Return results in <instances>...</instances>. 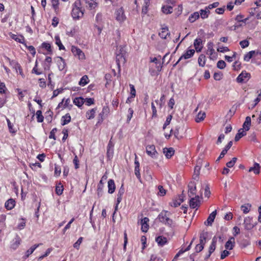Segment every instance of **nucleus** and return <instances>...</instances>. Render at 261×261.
Listing matches in <instances>:
<instances>
[{
  "label": "nucleus",
  "instance_id": "nucleus-64",
  "mask_svg": "<svg viewBox=\"0 0 261 261\" xmlns=\"http://www.w3.org/2000/svg\"><path fill=\"white\" fill-rule=\"evenodd\" d=\"M83 240V238L80 237L77 241L74 244L73 247L75 248L79 249L80 244H81Z\"/></svg>",
  "mask_w": 261,
  "mask_h": 261
},
{
  "label": "nucleus",
  "instance_id": "nucleus-22",
  "mask_svg": "<svg viewBox=\"0 0 261 261\" xmlns=\"http://www.w3.org/2000/svg\"><path fill=\"white\" fill-rule=\"evenodd\" d=\"M85 3L87 4L86 7L90 9H93L96 8L97 6V3L95 0H84Z\"/></svg>",
  "mask_w": 261,
  "mask_h": 261
},
{
  "label": "nucleus",
  "instance_id": "nucleus-32",
  "mask_svg": "<svg viewBox=\"0 0 261 261\" xmlns=\"http://www.w3.org/2000/svg\"><path fill=\"white\" fill-rule=\"evenodd\" d=\"M251 204L250 203H246L241 206V210L244 214H247L249 212L251 208Z\"/></svg>",
  "mask_w": 261,
  "mask_h": 261
},
{
  "label": "nucleus",
  "instance_id": "nucleus-52",
  "mask_svg": "<svg viewBox=\"0 0 261 261\" xmlns=\"http://www.w3.org/2000/svg\"><path fill=\"white\" fill-rule=\"evenodd\" d=\"M217 66L218 68L222 69L226 67V63L223 60H220L217 62Z\"/></svg>",
  "mask_w": 261,
  "mask_h": 261
},
{
  "label": "nucleus",
  "instance_id": "nucleus-59",
  "mask_svg": "<svg viewBox=\"0 0 261 261\" xmlns=\"http://www.w3.org/2000/svg\"><path fill=\"white\" fill-rule=\"evenodd\" d=\"M85 102L87 106H90L94 103V99L92 98H87L84 99Z\"/></svg>",
  "mask_w": 261,
  "mask_h": 261
},
{
  "label": "nucleus",
  "instance_id": "nucleus-47",
  "mask_svg": "<svg viewBox=\"0 0 261 261\" xmlns=\"http://www.w3.org/2000/svg\"><path fill=\"white\" fill-rule=\"evenodd\" d=\"M65 98H63L61 102H60L58 107L56 108V110L58 111V112L59 113L60 110H63L64 109H65V103H64V100Z\"/></svg>",
  "mask_w": 261,
  "mask_h": 261
},
{
  "label": "nucleus",
  "instance_id": "nucleus-55",
  "mask_svg": "<svg viewBox=\"0 0 261 261\" xmlns=\"http://www.w3.org/2000/svg\"><path fill=\"white\" fill-rule=\"evenodd\" d=\"M11 37L12 39L19 43H22V41L24 40V38L22 36H21L20 38H18L16 35L14 34H12L11 35Z\"/></svg>",
  "mask_w": 261,
  "mask_h": 261
},
{
  "label": "nucleus",
  "instance_id": "nucleus-36",
  "mask_svg": "<svg viewBox=\"0 0 261 261\" xmlns=\"http://www.w3.org/2000/svg\"><path fill=\"white\" fill-rule=\"evenodd\" d=\"M249 17L246 18H244V16L243 15L239 14L236 17L235 20L237 21L238 22H243L245 24L246 23V21L249 19Z\"/></svg>",
  "mask_w": 261,
  "mask_h": 261
},
{
  "label": "nucleus",
  "instance_id": "nucleus-4",
  "mask_svg": "<svg viewBox=\"0 0 261 261\" xmlns=\"http://www.w3.org/2000/svg\"><path fill=\"white\" fill-rule=\"evenodd\" d=\"M257 224L256 222H253L252 217H247L244 219V225L247 230H251Z\"/></svg>",
  "mask_w": 261,
  "mask_h": 261
},
{
  "label": "nucleus",
  "instance_id": "nucleus-37",
  "mask_svg": "<svg viewBox=\"0 0 261 261\" xmlns=\"http://www.w3.org/2000/svg\"><path fill=\"white\" fill-rule=\"evenodd\" d=\"M162 10L165 14H170L172 12L173 8L170 6H164L162 8Z\"/></svg>",
  "mask_w": 261,
  "mask_h": 261
},
{
  "label": "nucleus",
  "instance_id": "nucleus-24",
  "mask_svg": "<svg viewBox=\"0 0 261 261\" xmlns=\"http://www.w3.org/2000/svg\"><path fill=\"white\" fill-rule=\"evenodd\" d=\"M251 118L249 116H247L246 117L245 121L243 123V130L245 129V131H248L250 129V126L251 125Z\"/></svg>",
  "mask_w": 261,
  "mask_h": 261
},
{
  "label": "nucleus",
  "instance_id": "nucleus-8",
  "mask_svg": "<svg viewBox=\"0 0 261 261\" xmlns=\"http://www.w3.org/2000/svg\"><path fill=\"white\" fill-rule=\"evenodd\" d=\"M195 53V50L193 49L188 50L186 53L183 54L177 61V62L174 65V66H175L179 61L182 59H188L192 57Z\"/></svg>",
  "mask_w": 261,
  "mask_h": 261
},
{
  "label": "nucleus",
  "instance_id": "nucleus-45",
  "mask_svg": "<svg viewBox=\"0 0 261 261\" xmlns=\"http://www.w3.org/2000/svg\"><path fill=\"white\" fill-rule=\"evenodd\" d=\"M36 115L37 116V120L38 122H42L44 120V117L42 115V112L41 110L37 111L36 113Z\"/></svg>",
  "mask_w": 261,
  "mask_h": 261
},
{
  "label": "nucleus",
  "instance_id": "nucleus-57",
  "mask_svg": "<svg viewBox=\"0 0 261 261\" xmlns=\"http://www.w3.org/2000/svg\"><path fill=\"white\" fill-rule=\"evenodd\" d=\"M240 44L243 48H244L249 46V41L247 40H243L240 42Z\"/></svg>",
  "mask_w": 261,
  "mask_h": 261
},
{
  "label": "nucleus",
  "instance_id": "nucleus-40",
  "mask_svg": "<svg viewBox=\"0 0 261 261\" xmlns=\"http://www.w3.org/2000/svg\"><path fill=\"white\" fill-rule=\"evenodd\" d=\"M199 17V14L197 12H195L192 14L189 17V20L191 22H194Z\"/></svg>",
  "mask_w": 261,
  "mask_h": 261
},
{
  "label": "nucleus",
  "instance_id": "nucleus-27",
  "mask_svg": "<svg viewBox=\"0 0 261 261\" xmlns=\"http://www.w3.org/2000/svg\"><path fill=\"white\" fill-rule=\"evenodd\" d=\"M260 166L258 163H255L254 164L253 167H250L249 169V172H253L255 174L259 173Z\"/></svg>",
  "mask_w": 261,
  "mask_h": 261
},
{
  "label": "nucleus",
  "instance_id": "nucleus-7",
  "mask_svg": "<svg viewBox=\"0 0 261 261\" xmlns=\"http://www.w3.org/2000/svg\"><path fill=\"white\" fill-rule=\"evenodd\" d=\"M188 196L189 197H192L196 194V183L193 181H190L188 184Z\"/></svg>",
  "mask_w": 261,
  "mask_h": 261
},
{
  "label": "nucleus",
  "instance_id": "nucleus-15",
  "mask_svg": "<svg viewBox=\"0 0 261 261\" xmlns=\"http://www.w3.org/2000/svg\"><path fill=\"white\" fill-rule=\"evenodd\" d=\"M174 149L172 148H165L163 149V153L167 159H170L174 154Z\"/></svg>",
  "mask_w": 261,
  "mask_h": 261
},
{
  "label": "nucleus",
  "instance_id": "nucleus-38",
  "mask_svg": "<svg viewBox=\"0 0 261 261\" xmlns=\"http://www.w3.org/2000/svg\"><path fill=\"white\" fill-rule=\"evenodd\" d=\"M205 116L206 114L205 112L201 113V112H199L195 118V121L197 122L203 121L204 119Z\"/></svg>",
  "mask_w": 261,
  "mask_h": 261
},
{
  "label": "nucleus",
  "instance_id": "nucleus-48",
  "mask_svg": "<svg viewBox=\"0 0 261 261\" xmlns=\"http://www.w3.org/2000/svg\"><path fill=\"white\" fill-rule=\"evenodd\" d=\"M102 188H103V182H102V180H100L97 188V194L98 196L102 195Z\"/></svg>",
  "mask_w": 261,
  "mask_h": 261
},
{
  "label": "nucleus",
  "instance_id": "nucleus-5",
  "mask_svg": "<svg viewBox=\"0 0 261 261\" xmlns=\"http://www.w3.org/2000/svg\"><path fill=\"white\" fill-rule=\"evenodd\" d=\"M250 76V73L243 71L237 78V81L239 83H246L249 80Z\"/></svg>",
  "mask_w": 261,
  "mask_h": 261
},
{
  "label": "nucleus",
  "instance_id": "nucleus-50",
  "mask_svg": "<svg viewBox=\"0 0 261 261\" xmlns=\"http://www.w3.org/2000/svg\"><path fill=\"white\" fill-rule=\"evenodd\" d=\"M52 250L53 249L51 248H48L46 250L45 253L43 255L40 256L38 258V260L40 261V260H42L45 257L48 256L50 254V253L51 252Z\"/></svg>",
  "mask_w": 261,
  "mask_h": 261
},
{
  "label": "nucleus",
  "instance_id": "nucleus-44",
  "mask_svg": "<svg viewBox=\"0 0 261 261\" xmlns=\"http://www.w3.org/2000/svg\"><path fill=\"white\" fill-rule=\"evenodd\" d=\"M170 133L174 135L175 137L177 138L178 140H179L182 138V136L179 134V129L178 128H176L174 130L171 129L170 131Z\"/></svg>",
  "mask_w": 261,
  "mask_h": 261
},
{
  "label": "nucleus",
  "instance_id": "nucleus-53",
  "mask_svg": "<svg viewBox=\"0 0 261 261\" xmlns=\"http://www.w3.org/2000/svg\"><path fill=\"white\" fill-rule=\"evenodd\" d=\"M200 170V167L199 166H196L194 169V179H196L198 177L199 174V172Z\"/></svg>",
  "mask_w": 261,
  "mask_h": 261
},
{
  "label": "nucleus",
  "instance_id": "nucleus-30",
  "mask_svg": "<svg viewBox=\"0 0 261 261\" xmlns=\"http://www.w3.org/2000/svg\"><path fill=\"white\" fill-rule=\"evenodd\" d=\"M217 241V238L216 237H214L213 238L212 244L209 248V252H210V254H212L215 251L216 249Z\"/></svg>",
  "mask_w": 261,
  "mask_h": 261
},
{
  "label": "nucleus",
  "instance_id": "nucleus-29",
  "mask_svg": "<svg viewBox=\"0 0 261 261\" xmlns=\"http://www.w3.org/2000/svg\"><path fill=\"white\" fill-rule=\"evenodd\" d=\"M159 35L162 38L166 39L167 36L170 35L168 28L165 27L162 28V31L159 33Z\"/></svg>",
  "mask_w": 261,
  "mask_h": 261
},
{
  "label": "nucleus",
  "instance_id": "nucleus-31",
  "mask_svg": "<svg viewBox=\"0 0 261 261\" xmlns=\"http://www.w3.org/2000/svg\"><path fill=\"white\" fill-rule=\"evenodd\" d=\"M96 109L94 108L90 110H89L86 112V117L88 119H93L95 116V114L96 113Z\"/></svg>",
  "mask_w": 261,
  "mask_h": 261
},
{
  "label": "nucleus",
  "instance_id": "nucleus-42",
  "mask_svg": "<svg viewBox=\"0 0 261 261\" xmlns=\"http://www.w3.org/2000/svg\"><path fill=\"white\" fill-rule=\"evenodd\" d=\"M89 79L87 75H84L80 80L79 82V85L82 86H85L89 82Z\"/></svg>",
  "mask_w": 261,
  "mask_h": 261
},
{
  "label": "nucleus",
  "instance_id": "nucleus-39",
  "mask_svg": "<svg viewBox=\"0 0 261 261\" xmlns=\"http://www.w3.org/2000/svg\"><path fill=\"white\" fill-rule=\"evenodd\" d=\"M63 190L64 187L63 185L61 184V183L59 182L56 185V192L57 195H61L63 193Z\"/></svg>",
  "mask_w": 261,
  "mask_h": 261
},
{
  "label": "nucleus",
  "instance_id": "nucleus-26",
  "mask_svg": "<svg viewBox=\"0 0 261 261\" xmlns=\"http://www.w3.org/2000/svg\"><path fill=\"white\" fill-rule=\"evenodd\" d=\"M184 196L183 194L180 195L177 199L173 200L172 206L176 207L180 205V204L184 201Z\"/></svg>",
  "mask_w": 261,
  "mask_h": 261
},
{
  "label": "nucleus",
  "instance_id": "nucleus-10",
  "mask_svg": "<svg viewBox=\"0 0 261 261\" xmlns=\"http://www.w3.org/2000/svg\"><path fill=\"white\" fill-rule=\"evenodd\" d=\"M116 18L119 22H122L125 19L124 14V10L122 8H120L115 12Z\"/></svg>",
  "mask_w": 261,
  "mask_h": 261
},
{
  "label": "nucleus",
  "instance_id": "nucleus-25",
  "mask_svg": "<svg viewBox=\"0 0 261 261\" xmlns=\"http://www.w3.org/2000/svg\"><path fill=\"white\" fill-rule=\"evenodd\" d=\"M217 214L216 210L213 212L208 217L206 222L207 223V225H211L212 223L214 222V219L216 217Z\"/></svg>",
  "mask_w": 261,
  "mask_h": 261
},
{
  "label": "nucleus",
  "instance_id": "nucleus-14",
  "mask_svg": "<svg viewBox=\"0 0 261 261\" xmlns=\"http://www.w3.org/2000/svg\"><path fill=\"white\" fill-rule=\"evenodd\" d=\"M149 219L147 217H145L142 219L141 221V230L143 232H146L148 231L149 225L148 223L149 222Z\"/></svg>",
  "mask_w": 261,
  "mask_h": 261
},
{
  "label": "nucleus",
  "instance_id": "nucleus-49",
  "mask_svg": "<svg viewBox=\"0 0 261 261\" xmlns=\"http://www.w3.org/2000/svg\"><path fill=\"white\" fill-rule=\"evenodd\" d=\"M7 122L8 123L9 132L12 134H15L16 131L14 128H13V125L11 123L10 120L7 119Z\"/></svg>",
  "mask_w": 261,
  "mask_h": 261
},
{
  "label": "nucleus",
  "instance_id": "nucleus-2",
  "mask_svg": "<svg viewBox=\"0 0 261 261\" xmlns=\"http://www.w3.org/2000/svg\"><path fill=\"white\" fill-rule=\"evenodd\" d=\"M170 213L166 211H162L158 216L159 221L170 227L173 226V222L172 219L169 217Z\"/></svg>",
  "mask_w": 261,
  "mask_h": 261
},
{
  "label": "nucleus",
  "instance_id": "nucleus-21",
  "mask_svg": "<svg viewBox=\"0 0 261 261\" xmlns=\"http://www.w3.org/2000/svg\"><path fill=\"white\" fill-rule=\"evenodd\" d=\"M234 238L233 237H231L226 243L225 247L226 249L232 250L234 246Z\"/></svg>",
  "mask_w": 261,
  "mask_h": 261
},
{
  "label": "nucleus",
  "instance_id": "nucleus-41",
  "mask_svg": "<svg viewBox=\"0 0 261 261\" xmlns=\"http://www.w3.org/2000/svg\"><path fill=\"white\" fill-rule=\"evenodd\" d=\"M198 62L199 66L203 67L205 64V56L201 54L198 58Z\"/></svg>",
  "mask_w": 261,
  "mask_h": 261
},
{
  "label": "nucleus",
  "instance_id": "nucleus-33",
  "mask_svg": "<svg viewBox=\"0 0 261 261\" xmlns=\"http://www.w3.org/2000/svg\"><path fill=\"white\" fill-rule=\"evenodd\" d=\"M84 102V99L81 97H76L73 100V103L79 107H81Z\"/></svg>",
  "mask_w": 261,
  "mask_h": 261
},
{
  "label": "nucleus",
  "instance_id": "nucleus-3",
  "mask_svg": "<svg viewBox=\"0 0 261 261\" xmlns=\"http://www.w3.org/2000/svg\"><path fill=\"white\" fill-rule=\"evenodd\" d=\"M125 51L123 48L120 49L119 53H117L116 62L118 68L120 67V63H124L125 62Z\"/></svg>",
  "mask_w": 261,
  "mask_h": 261
},
{
  "label": "nucleus",
  "instance_id": "nucleus-17",
  "mask_svg": "<svg viewBox=\"0 0 261 261\" xmlns=\"http://www.w3.org/2000/svg\"><path fill=\"white\" fill-rule=\"evenodd\" d=\"M7 60L9 62L10 65L14 68H18L19 69V74L22 75V70L19 64L14 60H11L9 58H7Z\"/></svg>",
  "mask_w": 261,
  "mask_h": 261
},
{
  "label": "nucleus",
  "instance_id": "nucleus-62",
  "mask_svg": "<svg viewBox=\"0 0 261 261\" xmlns=\"http://www.w3.org/2000/svg\"><path fill=\"white\" fill-rule=\"evenodd\" d=\"M211 195V191L209 186L207 185L204 189V195L205 197L208 198Z\"/></svg>",
  "mask_w": 261,
  "mask_h": 261
},
{
  "label": "nucleus",
  "instance_id": "nucleus-11",
  "mask_svg": "<svg viewBox=\"0 0 261 261\" xmlns=\"http://www.w3.org/2000/svg\"><path fill=\"white\" fill-rule=\"evenodd\" d=\"M55 61L60 70H63L65 67V62L64 59L60 57H57L55 59Z\"/></svg>",
  "mask_w": 261,
  "mask_h": 261
},
{
  "label": "nucleus",
  "instance_id": "nucleus-61",
  "mask_svg": "<svg viewBox=\"0 0 261 261\" xmlns=\"http://www.w3.org/2000/svg\"><path fill=\"white\" fill-rule=\"evenodd\" d=\"M171 119H172V116L171 115H169L167 117V119H166V120L164 124V126H163V129H165V128L166 127V126L169 125L170 123V121L171 120Z\"/></svg>",
  "mask_w": 261,
  "mask_h": 261
},
{
  "label": "nucleus",
  "instance_id": "nucleus-34",
  "mask_svg": "<svg viewBox=\"0 0 261 261\" xmlns=\"http://www.w3.org/2000/svg\"><path fill=\"white\" fill-rule=\"evenodd\" d=\"M207 232H202L200 234L199 244L204 246L207 238Z\"/></svg>",
  "mask_w": 261,
  "mask_h": 261
},
{
  "label": "nucleus",
  "instance_id": "nucleus-28",
  "mask_svg": "<svg viewBox=\"0 0 261 261\" xmlns=\"http://www.w3.org/2000/svg\"><path fill=\"white\" fill-rule=\"evenodd\" d=\"M246 135V131L243 130V128H240L238 130V133L236 134L234 140L235 141H238L242 137Z\"/></svg>",
  "mask_w": 261,
  "mask_h": 261
},
{
  "label": "nucleus",
  "instance_id": "nucleus-20",
  "mask_svg": "<svg viewBox=\"0 0 261 261\" xmlns=\"http://www.w3.org/2000/svg\"><path fill=\"white\" fill-rule=\"evenodd\" d=\"M15 205V201L12 198L8 199L5 204V207L8 210H12Z\"/></svg>",
  "mask_w": 261,
  "mask_h": 261
},
{
  "label": "nucleus",
  "instance_id": "nucleus-6",
  "mask_svg": "<svg viewBox=\"0 0 261 261\" xmlns=\"http://www.w3.org/2000/svg\"><path fill=\"white\" fill-rule=\"evenodd\" d=\"M191 198L189 201V205L191 208H195L199 207L200 205V201L199 200V196L197 195L195 197H191Z\"/></svg>",
  "mask_w": 261,
  "mask_h": 261
},
{
  "label": "nucleus",
  "instance_id": "nucleus-35",
  "mask_svg": "<svg viewBox=\"0 0 261 261\" xmlns=\"http://www.w3.org/2000/svg\"><path fill=\"white\" fill-rule=\"evenodd\" d=\"M56 44L58 46L60 50L64 49V46L62 44L59 35H56L55 37Z\"/></svg>",
  "mask_w": 261,
  "mask_h": 261
},
{
  "label": "nucleus",
  "instance_id": "nucleus-60",
  "mask_svg": "<svg viewBox=\"0 0 261 261\" xmlns=\"http://www.w3.org/2000/svg\"><path fill=\"white\" fill-rule=\"evenodd\" d=\"M42 46L43 48L46 49L47 51H51V46L49 43L43 42L42 44Z\"/></svg>",
  "mask_w": 261,
  "mask_h": 261
},
{
  "label": "nucleus",
  "instance_id": "nucleus-19",
  "mask_svg": "<svg viewBox=\"0 0 261 261\" xmlns=\"http://www.w3.org/2000/svg\"><path fill=\"white\" fill-rule=\"evenodd\" d=\"M21 239L18 236H16L15 240H13L11 244V248L13 250L16 249L19 246Z\"/></svg>",
  "mask_w": 261,
  "mask_h": 261
},
{
  "label": "nucleus",
  "instance_id": "nucleus-12",
  "mask_svg": "<svg viewBox=\"0 0 261 261\" xmlns=\"http://www.w3.org/2000/svg\"><path fill=\"white\" fill-rule=\"evenodd\" d=\"M140 164L137 160V156L136 155L135 161V174L138 179V180L141 182V177L140 173Z\"/></svg>",
  "mask_w": 261,
  "mask_h": 261
},
{
  "label": "nucleus",
  "instance_id": "nucleus-58",
  "mask_svg": "<svg viewBox=\"0 0 261 261\" xmlns=\"http://www.w3.org/2000/svg\"><path fill=\"white\" fill-rule=\"evenodd\" d=\"M128 114L127 116V122H129L133 117L134 111L132 108H129L128 110Z\"/></svg>",
  "mask_w": 261,
  "mask_h": 261
},
{
  "label": "nucleus",
  "instance_id": "nucleus-51",
  "mask_svg": "<svg viewBox=\"0 0 261 261\" xmlns=\"http://www.w3.org/2000/svg\"><path fill=\"white\" fill-rule=\"evenodd\" d=\"M237 160V158H235V157L233 158L230 161H229L226 163V166L228 168L232 167L234 165Z\"/></svg>",
  "mask_w": 261,
  "mask_h": 261
},
{
  "label": "nucleus",
  "instance_id": "nucleus-46",
  "mask_svg": "<svg viewBox=\"0 0 261 261\" xmlns=\"http://www.w3.org/2000/svg\"><path fill=\"white\" fill-rule=\"evenodd\" d=\"M213 42H208L207 44V51L209 53L210 55H212L215 53V50L213 48Z\"/></svg>",
  "mask_w": 261,
  "mask_h": 261
},
{
  "label": "nucleus",
  "instance_id": "nucleus-23",
  "mask_svg": "<svg viewBox=\"0 0 261 261\" xmlns=\"http://www.w3.org/2000/svg\"><path fill=\"white\" fill-rule=\"evenodd\" d=\"M115 184L114 180L109 179L108 181V192L110 194H112L115 190Z\"/></svg>",
  "mask_w": 261,
  "mask_h": 261
},
{
  "label": "nucleus",
  "instance_id": "nucleus-16",
  "mask_svg": "<svg viewBox=\"0 0 261 261\" xmlns=\"http://www.w3.org/2000/svg\"><path fill=\"white\" fill-rule=\"evenodd\" d=\"M202 40L200 38H197L194 40V46L197 52H200L202 46Z\"/></svg>",
  "mask_w": 261,
  "mask_h": 261
},
{
  "label": "nucleus",
  "instance_id": "nucleus-63",
  "mask_svg": "<svg viewBox=\"0 0 261 261\" xmlns=\"http://www.w3.org/2000/svg\"><path fill=\"white\" fill-rule=\"evenodd\" d=\"M250 244V242L247 240H243L240 244L242 248H245Z\"/></svg>",
  "mask_w": 261,
  "mask_h": 261
},
{
  "label": "nucleus",
  "instance_id": "nucleus-13",
  "mask_svg": "<svg viewBox=\"0 0 261 261\" xmlns=\"http://www.w3.org/2000/svg\"><path fill=\"white\" fill-rule=\"evenodd\" d=\"M155 242L159 246L163 247L168 243V240L167 238L163 236H160L156 237Z\"/></svg>",
  "mask_w": 261,
  "mask_h": 261
},
{
  "label": "nucleus",
  "instance_id": "nucleus-56",
  "mask_svg": "<svg viewBox=\"0 0 261 261\" xmlns=\"http://www.w3.org/2000/svg\"><path fill=\"white\" fill-rule=\"evenodd\" d=\"M32 73H35L37 75H40L42 73L41 71H39L37 68V61H36L35 65L32 69Z\"/></svg>",
  "mask_w": 261,
  "mask_h": 261
},
{
  "label": "nucleus",
  "instance_id": "nucleus-18",
  "mask_svg": "<svg viewBox=\"0 0 261 261\" xmlns=\"http://www.w3.org/2000/svg\"><path fill=\"white\" fill-rule=\"evenodd\" d=\"M71 51L74 55L77 56L80 59L83 58L84 56V54L83 51L80 49L76 47L72 46Z\"/></svg>",
  "mask_w": 261,
  "mask_h": 261
},
{
  "label": "nucleus",
  "instance_id": "nucleus-43",
  "mask_svg": "<svg viewBox=\"0 0 261 261\" xmlns=\"http://www.w3.org/2000/svg\"><path fill=\"white\" fill-rule=\"evenodd\" d=\"M208 13H210V10L208 9H206V8L204 10H201L200 11V16L202 19L207 18L208 16Z\"/></svg>",
  "mask_w": 261,
  "mask_h": 261
},
{
  "label": "nucleus",
  "instance_id": "nucleus-54",
  "mask_svg": "<svg viewBox=\"0 0 261 261\" xmlns=\"http://www.w3.org/2000/svg\"><path fill=\"white\" fill-rule=\"evenodd\" d=\"M113 153H114V149L113 148H107V157L109 160H110L113 157Z\"/></svg>",
  "mask_w": 261,
  "mask_h": 261
},
{
  "label": "nucleus",
  "instance_id": "nucleus-9",
  "mask_svg": "<svg viewBox=\"0 0 261 261\" xmlns=\"http://www.w3.org/2000/svg\"><path fill=\"white\" fill-rule=\"evenodd\" d=\"M146 150L147 154L152 158H155L156 154L158 153L155 150L154 145H148L146 147Z\"/></svg>",
  "mask_w": 261,
  "mask_h": 261
},
{
  "label": "nucleus",
  "instance_id": "nucleus-1",
  "mask_svg": "<svg viewBox=\"0 0 261 261\" xmlns=\"http://www.w3.org/2000/svg\"><path fill=\"white\" fill-rule=\"evenodd\" d=\"M80 1L76 0L74 3L71 12V15L74 19H78L83 16L84 11L80 8Z\"/></svg>",
  "mask_w": 261,
  "mask_h": 261
}]
</instances>
